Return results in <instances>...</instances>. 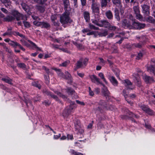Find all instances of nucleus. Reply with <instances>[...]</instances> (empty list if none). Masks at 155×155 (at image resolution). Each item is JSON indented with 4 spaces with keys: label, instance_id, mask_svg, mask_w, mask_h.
<instances>
[{
    "label": "nucleus",
    "instance_id": "obj_49",
    "mask_svg": "<svg viewBox=\"0 0 155 155\" xmlns=\"http://www.w3.org/2000/svg\"><path fill=\"white\" fill-rule=\"evenodd\" d=\"M146 113L150 115H153L154 114L153 111L149 108H148Z\"/></svg>",
    "mask_w": 155,
    "mask_h": 155
},
{
    "label": "nucleus",
    "instance_id": "obj_32",
    "mask_svg": "<svg viewBox=\"0 0 155 155\" xmlns=\"http://www.w3.org/2000/svg\"><path fill=\"white\" fill-rule=\"evenodd\" d=\"M66 92L70 95L73 94L74 92L75 91L71 88H68L65 89Z\"/></svg>",
    "mask_w": 155,
    "mask_h": 155
},
{
    "label": "nucleus",
    "instance_id": "obj_40",
    "mask_svg": "<svg viewBox=\"0 0 155 155\" xmlns=\"http://www.w3.org/2000/svg\"><path fill=\"white\" fill-rule=\"evenodd\" d=\"M123 94L124 95V97H125V99L126 100V101H127V102L128 103H129L131 105L132 104H133L132 102H131L130 101H129L127 99H126V98H127L126 96H127V94H126V91H125V90H123Z\"/></svg>",
    "mask_w": 155,
    "mask_h": 155
},
{
    "label": "nucleus",
    "instance_id": "obj_45",
    "mask_svg": "<svg viewBox=\"0 0 155 155\" xmlns=\"http://www.w3.org/2000/svg\"><path fill=\"white\" fill-rule=\"evenodd\" d=\"M70 152L72 154H73V155H84L81 153H77L73 150L72 149L70 150Z\"/></svg>",
    "mask_w": 155,
    "mask_h": 155
},
{
    "label": "nucleus",
    "instance_id": "obj_59",
    "mask_svg": "<svg viewBox=\"0 0 155 155\" xmlns=\"http://www.w3.org/2000/svg\"><path fill=\"white\" fill-rule=\"evenodd\" d=\"M108 28L110 30L114 31L117 29V27L115 26H111L110 25Z\"/></svg>",
    "mask_w": 155,
    "mask_h": 155
},
{
    "label": "nucleus",
    "instance_id": "obj_2",
    "mask_svg": "<svg viewBox=\"0 0 155 155\" xmlns=\"http://www.w3.org/2000/svg\"><path fill=\"white\" fill-rule=\"evenodd\" d=\"M69 11H66L60 17V21L62 24L71 23L72 20L69 17Z\"/></svg>",
    "mask_w": 155,
    "mask_h": 155
},
{
    "label": "nucleus",
    "instance_id": "obj_56",
    "mask_svg": "<svg viewBox=\"0 0 155 155\" xmlns=\"http://www.w3.org/2000/svg\"><path fill=\"white\" fill-rule=\"evenodd\" d=\"M42 69L46 71V72L48 74H50V72L49 71V69L47 68L45 66H43Z\"/></svg>",
    "mask_w": 155,
    "mask_h": 155
},
{
    "label": "nucleus",
    "instance_id": "obj_39",
    "mask_svg": "<svg viewBox=\"0 0 155 155\" xmlns=\"http://www.w3.org/2000/svg\"><path fill=\"white\" fill-rule=\"evenodd\" d=\"M36 8L41 12H43L45 11V8L44 7L41 6H36Z\"/></svg>",
    "mask_w": 155,
    "mask_h": 155
},
{
    "label": "nucleus",
    "instance_id": "obj_36",
    "mask_svg": "<svg viewBox=\"0 0 155 155\" xmlns=\"http://www.w3.org/2000/svg\"><path fill=\"white\" fill-rule=\"evenodd\" d=\"M2 46L5 50L8 53H9L11 54L12 53V51L11 49H8L5 45L4 43H3Z\"/></svg>",
    "mask_w": 155,
    "mask_h": 155
},
{
    "label": "nucleus",
    "instance_id": "obj_8",
    "mask_svg": "<svg viewBox=\"0 0 155 155\" xmlns=\"http://www.w3.org/2000/svg\"><path fill=\"white\" fill-rule=\"evenodd\" d=\"M133 8L137 19L141 20L142 19V16L140 13L139 7L138 6H135Z\"/></svg>",
    "mask_w": 155,
    "mask_h": 155
},
{
    "label": "nucleus",
    "instance_id": "obj_42",
    "mask_svg": "<svg viewBox=\"0 0 155 155\" xmlns=\"http://www.w3.org/2000/svg\"><path fill=\"white\" fill-rule=\"evenodd\" d=\"M70 61H67L62 63V64L59 65V66L66 67L67 65L69 64Z\"/></svg>",
    "mask_w": 155,
    "mask_h": 155
},
{
    "label": "nucleus",
    "instance_id": "obj_5",
    "mask_svg": "<svg viewBox=\"0 0 155 155\" xmlns=\"http://www.w3.org/2000/svg\"><path fill=\"white\" fill-rule=\"evenodd\" d=\"M11 14L14 16L15 19L16 18L17 21H19L21 19L24 20H27L26 16L20 14L17 10H12L11 12Z\"/></svg>",
    "mask_w": 155,
    "mask_h": 155
},
{
    "label": "nucleus",
    "instance_id": "obj_25",
    "mask_svg": "<svg viewBox=\"0 0 155 155\" xmlns=\"http://www.w3.org/2000/svg\"><path fill=\"white\" fill-rule=\"evenodd\" d=\"M99 104L100 106H101V108H100V107H98V110L99 111H101V110L102 108L106 107V103L104 101L101 100L99 103Z\"/></svg>",
    "mask_w": 155,
    "mask_h": 155
},
{
    "label": "nucleus",
    "instance_id": "obj_17",
    "mask_svg": "<svg viewBox=\"0 0 155 155\" xmlns=\"http://www.w3.org/2000/svg\"><path fill=\"white\" fill-rule=\"evenodd\" d=\"M125 85L128 88L130 89H133L134 87L132 86V83L128 80L126 79L124 80Z\"/></svg>",
    "mask_w": 155,
    "mask_h": 155
},
{
    "label": "nucleus",
    "instance_id": "obj_24",
    "mask_svg": "<svg viewBox=\"0 0 155 155\" xmlns=\"http://www.w3.org/2000/svg\"><path fill=\"white\" fill-rule=\"evenodd\" d=\"M110 80L112 84L115 86H117L118 83L115 78L113 76L110 77Z\"/></svg>",
    "mask_w": 155,
    "mask_h": 155
},
{
    "label": "nucleus",
    "instance_id": "obj_10",
    "mask_svg": "<svg viewBox=\"0 0 155 155\" xmlns=\"http://www.w3.org/2000/svg\"><path fill=\"white\" fill-rule=\"evenodd\" d=\"M43 92L47 95L50 97H51L53 98L56 101H58L59 99L57 96L48 90H45L43 91Z\"/></svg>",
    "mask_w": 155,
    "mask_h": 155
},
{
    "label": "nucleus",
    "instance_id": "obj_11",
    "mask_svg": "<svg viewBox=\"0 0 155 155\" xmlns=\"http://www.w3.org/2000/svg\"><path fill=\"white\" fill-rule=\"evenodd\" d=\"M9 44L15 48L16 46H18L19 47V48H20L22 51H25V49L24 48H23V47H22L21 45L18 43L16 42H15L12 41H10V42L9 43Z\"/></svg>",
    "mask_w": 155,
    "mask_h": 155
},
{
    "label": "nucleus",
    "instance_id": "obj_30",
    "mask_svg": "<svg viewBox=\"0 0 155 155\" xmlns=\"http://www.w3.org/2000/svg\"><path fill=\"white\" fill-rule=\"evenodd\" d=\"M15 19V18L12 15H8L4 18L5 21H10Z\"/></svg>",
    "mask_w": 155,
    "mask_h": 155
},
{
    "label": "nucleus",
    "instance_id": "obj_60",
    "mask_svg": "<svg viewBox=\"0 0 155 155\" xmlns=\"http://www.w3.org/2000/svg\"><path fill=\"white\" fill-rule=\"evenodd\" d=\"M12 33L15 34H14V35H18L21 37H22L23 36V35L22 34L19 33L18 32H12Z\"/></svg>",
    "mask_w": 155,
    "mask_h": 155
},
{
    "label": "nucleus",
    "instance_id": "obj_33",
    "mask_svg": "<svg viewBox=\"0 0 155 155\" xmlns=\"http://www.w3.org/2000/svg\"><path fill=\"white\" fill-rule=\"evenodd\" d=\"M2 80L9 84H11L12 80L8 77L6 78H2Z\"/></svg>",
    "mask_w": 155,
    "mask_h": 155
},
{
    "label": "nucleus",
    "instance_id": "obj_46",
    "mask_svg": "<svg viewBox=\"0 0 155 155\" xmlns=\"http://www.w3.org/2000/svg\"><path fill=\"white\" fill-rule=\"evenodd\" d=\"M28 41L30 44H31L32 45H33L34 46L35 48H37L38 50L40 51H41V49L40 48H39V47H38L36 46V45L33 42H32V41H30L29 40H28Z\"/></svg>",
    "mask_w": 155,
    "mask_h": 155
},
{
    "label": "nucleus",
    "instance_id": "obj_16",
    "mask_svg": "<svg viewBox=\"0 0 155 155\" xmlns=\"http://www.w3.org/2000/svg\"><path fill=\"white\" fill-rule=\"evenodd\" d=\"M64 6V10L66 11L70 10V4L69 0H63Z\"/></svg>",
    "mask_w": 155,
    "mask_h": 155
},
{
    "label": "nucleus",
    "instance_id": "obj_61",
    "mask_svg": "<svg viewBox=\"0 0 155 155\" xmlns=\"http://www.w3.org/2000/svg\"><path fill=\"white\" fill-rule=\"evenodd\" d=\"M89 94L91 96H93L94 95V93L91 90L90 87H89Z\"/></svg>",
    "mask_w": 155,
    "mask_h": 155
},
{
    "label": "nucleus",
    "instance_id": "obj_29",
    "mask_svg": "<svg viewBox=\"0 0 155 155\" xmlns=\"http://www.w3.org/2000/svg\"><path fill=\"white\" fill-rule=\"evenodd\" d=\"M144 42H141L138 43H134L132 44V46L136 48H141L144 44Z\"/></svg>",
    "mask_w": 155,
    "mask_h": 155
},
{
    "label": "nucleus",
    "instance_id": "obj_18",
    "mask_svg": "<svg viewBox=\"0 0 155 155\" xmlns=\"http://www.w3.org/2000/svg\"><path fill=\"white\" fill-rule=\"evenodd\" d=\"M1 2L5 5V6L10 8L12 7V2L10 0H0Z\"/></svg>",
    "mask_w": 155,
    "mask_h": 155
},
{
    "label": "nucleus",
    "instance_id": "obj_9",
    "mask_svg": "<svg viewBox=\"0 0 155 155\" xmlns=\"http://www.w3.org/2000/svg\"><path fill=\"white\" fill-rule=\"evenodd\" d=\"M142 9V12L146 16H148L150 15V8L149 6L147 5L143 4L141 5Z\"/></svg>",
    "mask_w": 155,
    "mask_h": 155
},
{
    "label": "nucleus",
    "instance_id": "obj_3",
    "mask_svg": "<svg viewBox=\"0 0 155 155\" xmlns=\"http://www.w3.org/2000/svg\"><path fill=\"white\" fill-rule=\"evenodd\" d=\"M88 62V59L87 58H81L75 64L76 67L74 68L75 71L81 68H84L87 65Z\"/></svg>",
    "mask_w": 155,
    "mask_h": 155
},
{
    "label": "nucleus",
    "instance_id": "obj_6",
    "mask_svg": "<svg viewBox=\"0 0 155 155\" xmlns=\"http://www.w3.org/2000/svg\"><path fill=\"white\" fill-rule=\"evenodd\" d=\"M99 4L97 3H92L91 5V8L92 10V13L95 15L98 16L100 14V10L99 7Z\"/></svg>",
    "mask_w": 155,
    "mask_h": 155
},
{
    "label": "nucleus",
    "instance_id": "obj_44",
    "mask_svg": "<svg viewBox=\"0 0 155 155\" xmlns=\"http://www.w3.org/2000/svg\"><path fill=\"white\" fill-rule=\"evenodd\" d=\"M17 65L18 67L22 68H25L26 67V65L24 63H18Z\"/></svg>",
    "mask_w": 155,
    "mask_h": 155
},
{
    "label": "nucleus",
    "instance_id": "obj_50",
    "mask_svg": "<svg viewBox=\"0 0 155 155\" xmlns=\"http://www.w3.org/2000/svg\"><path fill=\"white\" fill-rule=\"evenodd\" d=\"M98 76L100 77L103 80V81L105 83H107V81L105 79V78L104 74L102 73H100L98 74Z\"/></svg>",
    "mask_w": 155,
    "mask_h": 155
},
{
    "label": "nucleus",
    "instance_id": "obj_7",
    "mask_svg": "<svg viewBox=\"0 0 155 155\" xmlns=\"http://www.w3.org/2000/svg\"><path fill=\"white\" fill-rule=\"evenodd\" d=\"M145 26V24H142L134 21L132 24L131 28H133L136 29H141L144 28Z\"/></svg>",
    "mask_w": 155,
    "mask_h": 155
},
{
    "label": "nucleus",
    "instance_id": "obj_31",
    "mask_svg": "<svg viewBox=\"0 0 155 155\" xmlns=\"http://www.w3.org/2000/svg\"><path fill=\"white\" fill-rule=\"evenodd\" d=\"M107 0H101V5L102 9L106 8L107 5Z\"/></svg>",
    "mask_w": 155,
    "mask_h": 155
},
{
    "label": "nucleus",
    "instance_id": "obj_38",
    "mask_svg": "<svg viewBox=\"0 0 155 155\" xmlns=\"http://www.w3.org/2000/svg\"><path fill=\"white\" fill-rule=\"evenodd\" d=\"M127 112L128 115H129V117H135L136 118H138V116L132 113V112H130L129 110H127Z\"/></svg>",
    "mask_w": 155,
    "mask_h": 155
},
{
    "label": "nucleus",
    "instance_id": "obj_20",
    "mask_svg": "<svg viewBox=\"0 0 155 155\" xmlns=\"http://www.w3.org/2000/svg\"><path fill=\"white\" fill-rule=\"evenodd\" d=\"M151 65L147 67V70L150 73H152L155 76V68L154 65L151 63Z\"/></svg>",
    "mask_w": 155,
    "mask_h": 155
},
{
    "label": "nucleus",
    "instance_id": "obj_63",
    "mask_svg": "<svg viewBox=\"0 0 155 155\" xmlns=\"http://www.w3.org/2000/svg\"><path fill=\"white\" fill-rule=\"evenodd\" d=\"M43 104L45 105V106H47L49 105L51 103L49 101H45L43 103Z\"/></svg>",
    "mask_w": 155,
    "mask_h": 155
},
{
    "label": "nucleus",
    "instance_id": "obj_43",
    "mask_svg": "<svg viewBox=\"0 0 155 155\" xmlns=\"http://www.w3.org/2000/svg\"><path fill=\"white\" fill-rule=\"evenodd\" d=\"M65 78H64L65 79H69L71 78V75L68 71H65Z\"/></svg>",
    "mask_w": 155,
    "mask_h": 155
},
{
    "label": "nucleus",
    "instance_id": "obj_27",
    "mask_svg": "<svg viewBox=\"0 0 155 155\" xmlns=\"http://www.w3.org/2000/svg\"><path fill=\"white\" fill-rule=\"evenodd\" d=\"M54 92L55 94L59 95L64 99L66 100L67 98V96L64 95L63 94H62L60 92L57 91H54Z\"/></svg>",
    "mask_w": 155,
    "mask_h": 155
},
{
    "label": "nucleus",
    "instance_id": "obj_64",
    "mask_svg": "<svg viewBox=\"0 0 155 155\" xmlns=\"http://www.w3.org/2000/svg\"><path fill=\"white\" fill-rule=\"evenodd\" d=\"M114 12L115 15H119V10L116 8L114 10Z\"/></svg>",
    "mask_w": 155,
    "mask_h": 155
},
{
    "label": "nucleus",
    "instance_id": "obj_51",
    "mask_svg": "<svg viewBox=\"0 0 155 155\" xmlns=\"http://www.w3.org/2000/svg\"><path fill=\"white\" fill-rule=\"evenodd\" d=\"M23 22L25 27L28 28L30 27V24L29 22L25 21H23Z\"/></svg>",
    "mask_w": 155,
    "mask_h": 155
},
{
    "label": "nucleus",
    "instance_id": "obj_37",
    "mask_svg": "<svg viewBox=\"0 0 155 155\" xmlns=\"http://www.w3.org/2000/svg\"><path fill=\"white\" fill-rule=\"evenodd\" d=\"M32 84L33 86H34L37 87H38L39 89H40L41 88V85L38 83V82H34L32 83Z\"/></svg>",
    "mask_w": 155,
    "mask_h": 155
},
{
    "label": "nucleus",
    "instance_id": "obj_15",
    "mask_svg": "<svg viewBox=\"0 0 155 155\" xmlns=\"http://www.w3.org/2000/svg\"><path fill=\"white\" fill-rule=\"evenodd\" d=\"M90 78L92 82L95 83L96 81L98 83L101 84V83L99 79L97 78L95 75L94 74L90 75Z\"/></svg>",
    "mask_w": 155,
    "mask_h": 155
},
{
    "label": "nucleus",
    "instance_id": "obj_54",
    "mask_svg": "<svg viewBox=\"0 0 155 155\" xmlns=\"http://www.w3.org/2000/svg\"><path fill=\"white\" fill-rule=\"evenodd\" d=\"M145 126L146 128L150 129L151 131H154V129L151 127L150 124H145Z\"/></svg>",
    "mask_w": 155,
    "mask_h": 155
},
{
    "label": "nucleus",
    "instance_id": "obj_26",
    "mask_svg": "<svg viewBox=\"0 0 155 155\" xmlns=\"http://www.w3.org/2000/svg\"><path fill=\"white\" fill-rule=\"evenodd\" d=\"M105 15L108 19H112L113 18V14L110 10L107 11L105 13Z\"/></svg>",
    "mask_w": 155,
    "mask_h": 155
},
{
    "label": "nucleus",
    "instance_id": "obj_41",
    "mask_svg": "<svg viewBox=\"0 0 155 155\" xmlns=\"http://www.w3.org/2000/svg\"><path fill=\"white\" fill-rule=\"evenodd\" d=\"M50 27V25L47 22H42V28H47Z\"/></svg>",
    "mask_w": 155,
    "mask_h": 155
},
{
    "label": "nucleus",
    "instance_id": "obj_19",
    "mask_svg": "<svg viewBox=\"0 0 155 155\" xmlns=\"http://www.w3.org/2000/svg\"><path fill=\"white\" fill-rule=\"evenodd\" d=\"M133 76L134 77V80L135 84L138 86H140L141 84V81L139 76L137 75H136V76H134V75H133Z\"/></svg>",
    "mask_w": 155,
    "mask_h": 155
},
{
    "label": "nucleus",
    "instance_id": "obj_52",
    "mask_svg": "<svg viewBox=\"0 0 155 155\" xmlns=\"http://www.w3.org/2000/svg\"><path fill=\"white\" fill-rule=\"evenodd\" d=\"M44 78L45 81V82L47 84H48L49 83V78L48 75H45L44 76Z\"/></svg>",
    "mask_w": 155,
    "mask_h": 155
},
{
    "label": "nucleus",
    "instance_id": "obj_47",
    "mask_svg": "<svg viewBox=\"0 0 155 155\" xmlns=\"http://www.w3.org/2000/svg\"><path fill=\"white\" fill-rule=\"evenodd\" d=\"M42 22L41 21H35L33 22V23L34 25L36 26H42Z\"/></svg>",
    "mask_w": 155,
    "mask_h": 155
},
{
    "label": "nucleus",
    "instance_id": "obj_53",
    "mask_svg": "<svg viewBox=\"0 0 155 155\" xmlns=\"http://www.w3.org/2000/svg\"><path fill=\"white\" fill-rule=\"evenodd\" d=\"M147 21L150 23H152L154 21V19L151 16H149L147 18Z\"/></svg>",
    "mask_w": 155,
    "mask_h": 155
},
{
    "label": "nucleus",
    "instance_id": "obj_48",
    "mask_svg": "<svg viewBox=\"0 0 155 155\" xmlns=\"http://www.w3.org/2000/svg\"><path fill=\"white\" fill-rule=\"evenodd\" d=\"M24 101L26 103V105L27 106H28V103L30 104H31V101L28 98H25V97Z\"/></svg>",
    "mask_w": 155,
    "mask_h": 155
},
{
    "label": "nucleus",
    "instance_id": "obj_4",
    "mask_svg": "<svg viewBox=\"0 0 155 155\" xmlns=\"http://www.w3.org/2000/svg\"><path fill=\"white\" fill-rule=\"evenodd\" d=\"M69 102L70 103V106L65 109L62 113L63 116L64 117H67L69 114H71L72 110L74 107V102L69 101Z\"/></svg>",
    "mask_w": 155,
    "mask_h": 155
},
{
    "label": "nucleus",
    "instance_id": "obj_35",
    "mask_svg": "<svg viewBox=\"0 0 155 155\" xmlns=\"http://www.w3.org/2000/svg\"><path fill=\"white\" fill-rule=\"evenodd\" d=\"M140 107L141 108L142 110L145 111V112L147 111L148 107L147 106L143 104H140L139 105Z\"/></svg>",
    "mask_w": 155,
    "mask_h": 155
},
{
    "label": "nucleus",
    "instance_id": "obj_58",
    "mask_svg": "<svg viewBox=\"0 0 155 155\" xmlns=\"http://www.w3.org/2000/svg\"><path fill=\"white\" fill-rule=\"evenodd\" d=\"M57 18V17L56 15H52L51 17V19L52 22L56 20Z\"/></svg>",
    "mask_w": 155,
    "mask_h": 155
},
{
    "label": "nucleus",
    "instance_id": "obj_23",
    "mask_svg": "<svg viewBox=\"0 0 155 155\" xmlns=\"http://www.w3.org/2000/svg\"><path fill=\"white\" fill-rule=\"evenodd\" d=\"M84 18L86 22H88L90 20V13L87 11H85L83 12Z\"/></svg>",
    "mask_w": 155,
    "mask_h": 155
},
{
    "label": "nucleus",
    "instance_id": "obj_12",
    "mask_svg": "<svg viewBox=\"0 0 155 155\" xmlns=\"http://www.w3.org/2000/svg\"><path fill=\"white\" fill-rule=\"evenodd\" d=\"M122 24V26L124 27L129 28V29H131L132 27L129 21L126 19H124L123 20Z\"/></svg>",
    "mask_w": 155,
    "mask_h": 155
},
{
    "label": "nucleus",
    "instance_id": "obj_22",
    "mask_svg": "<svg viewBox=\"0 0 155 155\" xmlns=\"http://www.w3.org/2000/svg\"><path fill=\"white\" fill-rule=\"evenodd\" d=\"M52 69L56 71L58 76L63 78H65V75L64 74V73L61 72L60 69L56 68H52Z\"/></svg>",
    "mask_w": 155,
    "mask_h": 155
},
{
    "label": "nucleus",
    "instance_id": "obj_57",
    "mask_svg": "<svg viewBox=\"0 0 155 155\" xmlns=\"http://www.w3.org/2000/svg\"><path fill=\"white\" fill-rule=\"evenodd\" d=\"M12 34H15L12 33V31H7L3 34V36H5L6 35H11Z\"/></svg>",
    "mask_w": 155,
    "mask_h": 155
},
{
    "label": "nucleus",
    "instance_id": "obj_13",
    "mask_svg": "<svg viewBox=\"0 0 155 155\" xmlns=\"http://www.w3.org/2000/svg\"><path fill=\"white\" fill-rule=\"evenodd\" d=\"M144 80L147 83H150L154 81L153 77H150L147 75H145L143 77Z\"/></svg>",
    "mask_w": 155,
    "mask_h": 155
},
{
    "label": "nucleus",
    "instance_id": "obj_55",
    "mask_svg": "<svg viewBox=\"0 0 155 155\" xmlns=\"http://www.w3.org/2000/svg\"><path fill=\"white\" fill-rule=\"evenodd\" d=\"M143 54L142 53H140L138 54L137 55V56L136 59L137 60L140 59L143 56Z\"/></svg>",
    "mask_w": 155,
    "mask_h": 155
},
{
    "label": "nucleus",
    "instance_id": "obj_62",
    "mask_svg": "<svg viewBox=\"0 0 155 155\" xmlns=\"http://www.w3.org/2000/svg\"><path fill=\"white\" fill-rule=\"evenodd\" d=\"M47 1V0H38L37 2L41 4H43Z\"/></svg>",
    "mask_w": 155,
    "mask_h": 155
},
{
    "label": "nucleus",
    "instance_id": "obj_28",
    "mask_svg": "<svg viewBox=\"0 0 155 155\" xmlns=\"http://www.w3.org/2000/svg\"><path fill=\"white\" fill-rule=\"evenodd\" d=\"M23 9L28 14L29 12V9L28 6L25 3H22L21 5Z\"/></svg>",
    "mask_w": 155,
    "mask_h": 155
},
{
    "label": "nucleus",
    "instance_id": "obj_21",
    "mask_svg": "<svg viewBox=\"0 0 155 155\" xmlns=\"http://www.w3.org/2000/svg\"><path fill=\"white\" fill-rule=\"evenodd\" d=\"M102 93L105 97H107L109 96L110 93L107 87L103 85V87L102 88Z\"/></svg>",
    "mask_w": 155,
    "mask_h": 155
},
{
    "label": "nucleus",
    "instance_id": "obj_34",
    "mask_svg": "<svg viewBox=\"0 0 155 155\" xmlns=\"http://www.w3.org/2000/svg\"><path fill=\"white\" fill-rule=\"evenodd\" d=\"M121 0H112L114 4L118 6H120L121 4Z\"/></svg>",
    "mask_w": 155,
    "mask_h": 155
},
{
    "label": "nucleus",
    "instance_id": "obj_14",
    "mask_svg": "<svg viewBox=\"0 0 155 155\" xmlns=\"http://www.w3.org/2000/svg\"><path fill=\"white\" fill-rule=\"evenodd\" d=\"M75 127L76 131L79 133L82 134L84 132V130L80 126V124L78 123L77 124H75Z\"/></svg>",
    "mask_w": 155,
    "mask_h": 155
},
{
    "label": "nucleus",
    "instance_id": "obj_1",
    "mask_svg": "<svg viewBox=\"0 0 155 155\" xmlns=\"http://www.w3.org/2000/svg\"><path fill=\"white\" fill-rule=\"evenodd\" d=\"M92 22L101 27L108 28L110 25V23L107 20H100L99 18H96L91 19Z\"/></svg>",
    "mask_w": 155,
    "mask_h": 155
}]
</instances>
